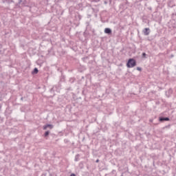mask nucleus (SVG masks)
<instances>
[{"instance_id":"obj_12","label":"nucleus","mask_w":176,"mask_h":176,"mask_svg":"<svg viewBox=\"0 0 176 176\" xmlns=\"http://www.w3.org/2000/svg\"><path fill=\"white\" fill-rule=\"evenodd\" d=\"M98 162H100V160H96V163H98Z\"/></svg>"},{"instance_id":"obj_6","label":"nucleus","mask_w":176,"mask_h":176,"mask_svg":"<svg viewBox=\"0 0 176 176\" xmlns=\"http://www.w3.org/2000/svg\"><path fill=\"white\" fill-rule=\"evenodd\" d=\"M164 120V118H160V122H163Z\"/></svg>"},{"instance_id":"obj_5","label":"nucleus","mask_w":176,"mask_h":176,"mask_svg":"<svg viewBox=\"0 0 176 176\" xmlns=\"http://www.w3.org/2000/svg\"><path fill=\"white\" fill-rule=\"evenodd\" d=\"M38 70L37 68H34V71H33V74H38Z\"/></svg>"},{"instance_id":"obj_9","label":"nucleus","mask_w":176,"mask_h":176,"mask_svg":"<svg viewBox=\"0 0 176 176\" xmlns=\"http://www.w3.org/2000/svg\"><path fill=\"white\" fill-rule=\"evenodd\" d=\"M138 71H142L141 67H137Z\"/></svg>"},{"instance_id":"obj_8","label":"nucleus","mask_w":176,"mask_h":176,"mask_svg":"<svg viewBox=\"0 0 176 176\" xmlns=\"http://www.w3.org/2000/svg\"><path fill=\"white\" fill-rule=\"evenodd\" d=\"M164 120L166 121V122H168V120H170V118H164Z\"/></svg>"},{"instance_id":"obj_10","label":"nucleus","mask_w":176,"mask_h":176,"mask_svg":"<svg viewBox=\"0 0 176 176\" xmlns=\"http://www.w3.org/2000/svg\"><path fill=\"white\" fill-rule=\"evenodd\" d=\"M142 55H143L144 57H145V56H146V54L143 53Z\"/></svg>"},{"instance_id":"obj_4","label":"nucleus","mask_w":176,"mask_h":176,"mask_svg":"<svg viewBox=\"0 0 176 176\" xmlns=\"http://www.w3.org/2000/svg\"><path fill=\"white\" fill-rule=\"evenodd\" d=\"M47 127H50V129H53V125H52V124H47V125L43 126V130H46V129H47Z\"/></svg>"},{"instance_id":"obj_1","label":"nucleus","mask_w":176,"mask_h":176,"mask_svg":"<svg viewBox=\"0 0 176 176\" xmlns=\"http://www.w3.org/2000/svg\"><path fill=\"white\" fill-rule=\"evenodd\" d=\"M137 65V62L134 60V58H129L127 63V68H134Z\"/></svg>"},{"instance_id":"obj_3","label":"nucleus","mask_w":176,"mask_h":176,"mask_svg":"<svg viewBox=\"0 0 176 176\" xmlns=\"http://www.w3.org/2000/svg\"><path fill=\"white\" fill-rule=\"evenodd\" d=\"M104 32H105V34H111V32H112V30H111V29L110 28H105L104 29Z\"/></svg>"},{"instance_id":"obj_11","label":"nucleus","mask_w":176,"mask_h":176,"mask_svg":"<svg viewBox=\"0 0 176 176\" xmlns=\"http://www.w3.org/2000/svg\"><path fill=\"white\" fill-rule=\"evenodd\" d=\"M70 176H76L75 174L72 173Z\"/></svg>"},{"instance_id":"obj_7","label":"nucleus","mask_w":176,"mask_h":176,"mask_svg":"<svg viewBox=\"0 0 176 176\" xmlns=\"http://www.w3.org/2000/svg\"><path fill=\"white\" fill-rule=\"evenodd\" d=\"M45 137H47L49 135V131H46L45 133Z\"/></svg>"},{"instance_id":"obj_2","label":"nucleus","mask_w":176,"mask_h":176,"mask_svg":"<svg viewBox=\"0 0 176 176\" xmlns=\"http://www.w3.org/2000/svg\"><path fill=\"white\" fill-rule=\"evenodd\" d=\"M143 33L144 34V35H149V28H145L143 30Z\"/></svg>"}]
</instances>
